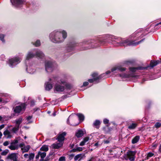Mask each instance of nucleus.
Returning a JSON list of instances; mask_svg holds the SVG:
<instances>
[{"instance_id": "1", "label": "nucleus", "mask_w": 161, "mask_h": 161, "mask_svg": "<svg viewBox=\"0 0 161 161\" xmlns=\"http://www.w3.org/2000/svg\"><path fill=\"white\" fill-rule=\"evenodd\" d=\"M67 33L64 30L54 31L49 35L50 40L55 43L63 42L67 37Z\"/></svg>"}, {"instance_id": "2", "label": "nucleus", "mask_w": 161, "mask_h": 161, "mask_svg": "<svg viewBox=\"0 0 161 161\" xmlns=\"http://www.w3.org/2000/svg\"><path fill=\"white\" fill-rule=\"evenodd\" d=\"M143 40L137 42H133L130 41L128 39H122L119 38L114 41V44L116 46H126L128 45H136L142 41Z\"/></svg>"}, {"instance_id": "3", "label": "nucleus", "mask_w": 161, "mask_h": 161, "mask_svg": "<svg viewBox=\"0 0 161 161\" xmlns=\"http://www.w3.org/2000/svg\"><path fill=\"white\" fill-rule=\"evenodd\" d=\"M66 135V133L65 132H64L61 134H60L58 136L57 139L58 141L59 142L58 143H55L51 145V147L55 149H58L61 147L63 143V141L64 139V136Z\"/></svg>"}, {"instance_id": "4", "label": "nucleus", "mask_w": 161, "mask_h": 161, "mask_svg": "<svg viewBox=\"0 0 161 161\" xmlns=\"http://www.w3.org/2000/svg\"><path fill=\"white\" fill-rule=\"evenodd\" d=\"M22 54H19V55L10 59L8 61L9 65L11 67H14L20 62L22 60Z\"/></svg>"}, {"instance_id": "5", "label": "nucleus", "mask_w": 161, "mask_h": 161, "mask_svg": "<svg viewBox=\"0 0 161 161\" xmlns=\"http://www.w3.org/2000/svg\"><path fill=\"white\" fill-rule=\"evenodd\" d=\"M66 84V82L65 80H61L58 81V83H56L54 87V91L55 92H63L64 90V85Z\"/></svg>"}, {"instance_id": "6", "label": "nucleus", "mask_w": 161, "mask_h": 161, "mask_svg": "<svg viewBox=\"0 0 161 161\" xmlns=\"http://www.w3.org/2000/svg\"><path fill=\"white\" fill-rule=\"evenodd\" d=\"M34 56H36L37 58H42L44 56L43 53L40 51L38 50L36 52V54L33 53L32 52H28L26 57V60H29L30 59L33 58Z\"/></svg>"}, {"instance_id": "7", "label": "nucleus", "mask_w": 161, "mask_h": 161, "mask_svg": "<svg viewBox=\"0 0 161 161\" xmlns=\"http://www.w3.org/2000/svg\"><path fill=\"white\" fill-rule=\"evenodd\" d=\"M45 66L46 71L47 72H52L57 66L55 63L48 61L46 62Z\"/></svg>"}, {"instance_id": "8", "label": "nucleus", "mask_w": 161, "mask_h": 161, "mask_svg": "<svg viewBox=\"0 0 161 161\" xmlns=\"http://www.w3.org/2000/svg\"><path fill=\"white\" fill-rule=\"evenodd\" d=\"M110 72H111L110 71H108L106 72V74H103L100 76H98L97 74V73H93L92 75V77L93 78V79H89L88 80V81L89 82L92 83L94 81L97 80L101 78L102 77H103L106 75H108L110 73Z\"/></svg>"}, {"instance_id": "9", "label": "nucleus", "mask_w": 161, "mask_h": 161, "mask_svg": "<svg viewBox=\"0 0 161 161\" xmlns=\"http://www.w3.org/2000/svg\"><path fill=\"white\" fill-rule=\"evenodd\" d=\"M136 152L135 151H129L127 153V157L125 159H129L130 161H134L135 158V154Z\"/></svg>"}, {"instance_id": "10", "label": "nucleus", "mask_w": 161, "mask_h": 161, "mask_svg": "<svg viewBox=\"0 0 161 161\" xmlns=\"http://www.w3.org/2000/svg\"><path fill=\"white\" fill-rule=\"evenodd\" d=\"M25 103H22L20 105L17 106L14 109V112L16 113H19L25 110Z\"/></svg>"}, {"instance_id": "11", "label": "nucleus", "mask_w": 161, "mask_h": 161, "mask_svg": "<svg viewBox=\"0 0 161 161\" xmlns=\"http://www.w3.org/2000/svg\"><path fill=\"white\" fill-rule=\"evenodd\" d=\"M54 79H50L49 81L45 83V88L47 91H49L52 89L53 87V85L52 84Z\"/></svg>"}, {"instance_id": "12", "label": "nucleus", "mask_w": 161, "mask_h": 161, "mask_svg": "<svg viewBox=\"0 0 161 161\" xmlns=\"http://www.w3.org/2000/svg\"><path fill=\"white\" fill-rule=\"evenodd\" d=\"M22 122V119L21 118H19L16 120L15 126L12 129V131L13 132H15L19 130V125Z\"/></svg>"}, {"instance_id": "13", "label": "nucleus", "mask_w": 161, "mask_h": 161, "mask_svg": "<svg viewBox=\"0 0 161 161\" xmlns=\"http://www.w3.org/2000/svg\"><path fill=\"white\" fill-rule=\"evenodd\" d=\"M12 4L16 7H18L19 5L22 4L24 0H10Z\"/></svg>"}, {"instance_id": "14", "label": "nucleus", "mask_w": 161, "mask_h": 161, "mask_svg": "<svg viewBox=\"0 0 161 161\" xmlns=\"http://www.w3.org/2000/svg\"><path fill=\"white\" fill-rule=\"evenodd\" d=\"M7 158L8 159H10L13 160V161H17L18 157L16 154L12 153L8 155Z\"/></svg>"}, {"instance_id": "15", "label": "nucleus", "mask_w": 161, "mask_h": 161, "mask_svg": "<svg viewBox=\"0 0 161 161\" xmlns=\"http://www.w3.org/2000/svg\"><path fill=\"white\" fill-rule=\"evenodd\" d=\"M117 70L122 71L125 70V69L120 66H115L111 69V72H113L114 71Z\"/></svg>"}, {"instance_id": "16", "label": "nucleus", "mask_w": 161, "mask_h": 161, "mask_svg": "<svg viewBox=\"0 0 161 161\" xmlns=\"http://www.w3.org/2000/svg\"><path fill=\"white\" fill-rule=\"evenodd\" d=\"M85 157V155L84 154L80 153L79 154L75 156L74 157V160L75 161L79 159L80 160H81L83 158Z\"/></svg>"}, {"instance_id": "17", "label": "nucleus", "mask_w": 161, "mask_h": 161, "mask_svg": "<svg viewBox=\"0 0 161 161\" xmlns=\"http://www.w3.org/2000/svg\"><path fill=\"white\" fill-rule=\"evenodd\" d=\"M3 135L7 138H10L12 137L11 133L8 130H6L3 132Z\"/></svg>"}, {"instance_id": "18", "label": "nucleus", "mask_w": 161, "mask_h": 161, "mask_svg": "<svg viewBox=\"0 0 161 161\" xmlns=\"http://www.w3.org/2000/svg\"><path fill=\"white\" fill-rule=\"evenodd\" d=\"M8 147L11 150H15L18 148V146L14 143H12Z\"/></svg>"}, {"instance_id": "19", "label": "nucleus", "mask_w": 161, "mask_h": 161, "mask_svg": "<svg viewBox=\"0 0 161 161\" xmlns=\"http://www.w3.org/2000/svg\"><path fill=\"white\" fill-rule=\"evenodd\" d=\"M39 154L40 155V156L41 158L40 161H44V158H45L46 155V153L45 152H42L41 151H39Z\"/></svg>"}, {"instance_id": "20", "label": "nucleus", "mask_w": 161, "mask_h": 161, "mask_svg": "<svg viewBox=\"0 0 161 161\" xmlns=\"http://www.w3.org/2000/svg\"><path fill=\"white\" fill-rule=\"evenodd\" d=\"M84 134L83 131L82 130H79L76 133V136L78 137L82 136Z\"/></svg>"}, {"instance_id": "21", "label": "nucleus", "mask_w": 161, "mask_h": 161, "mask_svg": "<svg viewBox=\"0 0 161 161\" xmlns=\"http://www.w3.org/2000/svg\"><path fill=\"white\" fill-rule=\"evenodd\" d=\"M40 150L41 151H43L45 152L48 150V145H43L40 148Z\"/></svg>"}, {"instance_id": "22", "label": "nucleus", "mask_w": 161, "mask_h": 161, "mask_svg": "<svg viewBox=\"0 0 161 161\" xmlns=\"http://www.w3.org/2000/svg\"><path fill=\"white\" fill-rule=\"evenodd\" d=\"M30 148V146L29 145H27L26 146L22 148V152L23 153L27 152Z\"/></svg>"}, {"instance_id": "23", "label": "nucleus", "mask_w": 161, "mask_h": 161, "mask_svg": "<svg viewBox=\"0 0 161 161\" xmlns=\"http://www.w3.org/2000/svg\"><path fill=\"white\" fill-rule=\"evenodd\" d=\"M77 119L75 115L74 114H72L69 116L68 119H67V122L68 123H69V119L72 120L73 119Z\"/></svg>"}, {"instance_id": "24", "label": "nucleus", "mask_w": 161, "mask_h": 161, "mask_svg": "<svg viewBox=\"0 0 161 161\" xmlns=\"http://www.w3.org/2000/svg\"><path fill=\"white\" fill-rule=\"evenodd\" d=\"M83 150L82 148L81 147H78L76 148H75L71 150V152H79Z\"/></svg>"}, {"instance_id": "25", "label": "nucleus", "mask_w": 161, "mask_h": 161, "mask_svg": "<svg viewBox=\"0 0 161 161\" xmlns=\"http://www.w3.org/2000/svg\"><path fill=\"white\" fill-rule=\"evenodd\" d=\"M139 139V136H136L132 140V143L133 144L136 143Z\"/></svg>"}, {"instance_id": "26", "label": "nucleus", "mask_w": 161, "mask_h": 161, "mask_svg": "<svg viewBox=\"0 0 161 161\" xmlns=\"http://www.w3.org/2000/svg\"><path fill=\"white\" fill-rule=\"evenodd\" d=\"M137 124L136 123H132L128 126V129L132 130L134 129L137 126Z\"/></svg>"}, {"instance_id": "27", "label": "nucleus", "mask_w": 161, "mask_h": 161, "mask_svg": "<svg viewBox=\"0 0 161 161\" xmlns=\"http://www.w3.org/2000/svg\"><path fill=\"white\" fill-rule=\"evenodd\" d=\"M77 115L80 121H82L84 120V117L83 115L80 114H77Z\"/></svg>"}, {"instance_id": "28", "label": "nucleus", "mask_w": 161, "mask_h": 161, "mask_svg": "<svg viewBox=\"0 0 161 161\" xmlns=\"http://www.w3.org/2000/svg\"><path fill=\"white\" fill-rule=\"evenodd\" d=\"M158 64V62L157 61H151L150 63V66L153 67L156 65Z\"/></svg>"}, {"instance_id": "29", "label": "nucleus", "mask_w": 161, "mask_h": 161, "mask_svg": "<svg viewBox=\"0 0 161 161\" xmlns=\"http://www.w3.org/2000/svg\"><path fill=\"white\" fill-rule=\"evenodd\" d=\"M142 68L141 67H138V68H134L132 67L130 68V71L132 72H135L136 71L137 69H142Z\"/></svg>"}, {"instance_id": "30", "label": "nucleus", "mask_w": 161, "mask_h": 161, "mask_svg": "<svg viewBox=\"0 0 161 161\" xmlns=\"http://www.w3.org/2000/svg\"><path fill=\"white\" fill-rule=\"evenodd\" d=\"M27 71L30 74H32L35 71V70L34 69H33L31 68H27Z\"/></svg>"}, {"instance_id": "31", "label": "nucleus", "mask_w": 161, "mask_h": 161, "mask_svg": "<svg viewBox=\"0 0 161 161\" xmlns=\"http://www.w3.org/2000/svg\"><path fill=\"white\" fill-rule=\"evenodd\" d=\"M119 76L122 78H125L129 77V75H128L125 74H119Z\"/></svg>"}, {"instance_id": "32", "label": "nucleus", "mask_w": 161, "mask_h": 161, "mask_svg": "<svg viewBox=\"0 0 161 161\" xmlns=\"http://www.w3.org/2000/svg\"><path fill=\"white\" fill-rule=\"evenodd\" d=\"M33 44L36 47H38L40 45V41L37 40L35 43H33Z\"/></svg>"}, {"instance_id": "33", "label": "nucleus", "mask_w": 161, "mask_h": 161, "mask_svg": "<svg viewBox=\"0 0 161 161\" xmlns=\"http://www.w3.org/2000/svg\"><path fill=\"white\" fill-rule=\"evenodd\" d=\"M35 154L33 153H31L29 154V160H32L34 157Z\"/></svg>"}, {"instance_id": "34", "label": "nucleus", "mask_w": 161, "mask_h": 161, "mask_svg": "<svg viewBox=\"0 0 161 161\" xmlns=\"http://www.w3.org/2000/svg\"><path fill=\"white\" fill-rule=\"evenodd\" d=\"M100 122L99 120H96L94 123V125L95 126H97L100 124Z\"/></svg>"}, {"instance_id": "35", "label": "nucleus", "mask_w": 161, "mask_h": 161, "mask_svg": "<svg viewBox=\"0 0 161 161\" xmlns=\"http://www.w3.org/2000/svg\"><path fill=\"white\" fill-rule=\"evenodd\" d=\"M8 150H5L3 151L1 153V155H6L8 153Z\"/></svg>"}, {"instance_id": "36", "label": "nucleus", "mask_w": 161, "mask_h": 161, "mask_svg": "<svg viewBox=\"0 0 161 161\" xmlns=\"http://www.w3.org/2000/svg\"><path fill=\"white\" fill-rule=\"evenodd\" d=\"M154 154L150 152L148 153L147 154V158H150L152 157L154 155Z\"/></svg>"}, {"instance_id": "37", "label": "nucleus", "mask_w": 161, "mask_h": 161, "mask_svg": "<svg viewBox=\"0 0 161 161\" xmlns=\"http://www.w3.org/2000/svg\"><path fill=\"white\" fill-rule=\"evenodd\" d=\"M161 126V123L160 122H157L155 125V127L156 128L160 127Z\"/></svg>"}, {"instance_id": "38", "label": "nucleus", "mask_w": 161, "mask_h": 161, "mask_svg": "<svg viewBox=\"0 0 161 161\" xmlns=\"http://www.w3.org/2000/svg\"><path fill=\"white\" fill-rule=\"evenodd\" d=\"M4 36L3 34H0V39L2 42H5L4 40Z\"/></svg>"}, {"instance_id": "39", "label": "nucleus", "mask_w": 161, "mask_h": 161, "mask_svg": "<svg viewBox=\"0 0 161 161\" xmlns=\"http://www.w3.org/2000/svg\"><path fill=\"white\" fill-rule=\"evenodd\" d=\"M58 160L59 161H65V158L64 157H61L59 158Z\"/></svg>"}, {"instance_id": "40", "label": "nucleus", "mask_w": 161, "mask_h": 161, "mask_svg": "<svg viewBox=\"0 0 161 161\" xmlns=\"http://www.w3.org/2000/svg\"><path fill=\"white\" fill-rule=\"evenodd\" d=\"M89 140V137H85L83 141L85 143L87 142Z\"/></svg>"}, {"instance_id": "41", "label": "nucleus", "mask_w": 161, "mask_h": 161, "mask_svg": "<svg viewBox=\"0 0 161 161\" xmlns=\"http://www.w3.org/2000/svg\"><path fill=\"white\" fill-rule=\"evenodd\" d=\"M103 122L104 124H108L109 122V120L106 119H103Z\"/></svg>"}, {"instance_id": "42", "label": "nucleus", "mask_w": 161, "mask_h": 161, "mask_svg": "<svg viewBox=\"0 0 161 161\" xmlns=\"http://www.w3.org/2000/svg\"><path fill=\"white\" fill-rule=\"evenodd\" d=\"M9 144V142H8V141H6L5 142H4L3 143V145L4 146H7Z\"/></svg>"}, {"instance_id": "43", "label": "nucleus", "mask_w": 161, "mask_h": 161, "mask_svg": "<svg viewBox=\"0 0 161 161\" xmlns=\"http://www.w3.org/2000/svg\"><path fill=\"white\" fill-rule=\"evenodd\" d=\"M88 84V83L87 82H84L83 84V86H87Z\"/></svg>"}, {"instance_id": "44", "label": "nucleus", "mask_w": 161, "mask_h": 161, "mask_svg": "<svg viewBox=\"0 0 161 161\" xmlns=\"http://www.w3.org/2000/svg\"><path fill=\"white\" fill-rule=\"evenodd\" d=\"M85 144V143L83 141H82L80 143V145L81 146H84Z\"/></svg>"}, {"instance_id": "45", "label": "nucleus", "mask_w": 161, "mask_h": 161, "mask_svg": "<svg viewBox=\"0 0 161 161\" xmlns=\"http://www.w3.org/2000/svg\"><path fill=\"white\" fill-rule=\"evenodd\" d=\"M94 159V158L93 157L91 158L88 160L87 161H93Z\"/></svg>"}, {"instance_id": "46", "label": "nucleus", "mask_w": 161, "mask_h": 161, "mask_svg": "<svg viewBox=\"0 0 161 161\" xmlns=\"http://www.w3.org/2000/svg\"><path fill=\"white\" fill-rule=\"evenodd\" d=\"M4 127V125H2L0 126V130L3 128Z\"/></svg>"}, {"instance_id": "47", "label": "nucleus", "mask_w": 161, "mask_h": 161, "mask_svg": "<svg viewBox=\"0 0 161 161\" xmlns=\"http://www.w3.org/2000/svg\"><path fill=\"white\" fill-rule=\"evenodd\" d=\"M24 156L25 158H27L29 156V155L28 154H25L24 155Z\"/></svg>"}, {"instance_id": "48", "label": "nucleus", "mask_w": 161, "mask_h": 161, "mask_svg": "<svg viewBox=\"0 0 161 161\" xmlns=\"http://www.w3.org/2000/svg\"><path fill=\"white\" fill-rule=\"evenodd\" d=\"M31 118H32V116H29L27 118V119L28 120H29L30 119H31Z\"/></svg>"}, {"instance_id": "49", "label": "nucleus", "mask_w": 161, "mask_h": 161, "mask_svg": "<svg viewBox=\"0 0 161 161\" xmlns=\"http://www.w3.org/2000/svg\"><path fill=\"white\" fill-rule=\"evenodd\" d=\"M40 156V155L39 154V152H38V154L36 156V159H38L39 156Z\"/></svg>"}, {"instance_id": "50", "label": "nucleus", "mask_w": 161, "mask_h": 161, "mask_svg": "<svg viewBox=\"0 0 161 161\" xmlns=\"http://www.w3.org/2000/svg\"><path fill=\"white\" fill-rule=\"evenodd\" d=\"M34 101H32L31 102V105H33L34 103Z\"/></svg>"}, {"instance_id": "51", "label": "nucleus", "mask_w": 161, "mask_h": 161, "mask_svg": "<svg viewBox=\"0 0 161 161\" xmlns=\"http://www.w3.org/2000/svg\"><path fill=\"white\" fill-rule=\"evenodd\" d=\"M104 142L105 143H109V141H108V140H106V141H104Z\"/></svg>"}, {"instance_id": "52", "label": "nucleus", "mask_w": 161, "mask_h": 161, "mask_svg": "<svg viewBox=\"0 0 161 161\" xmlns=\"http://www.w3.org/2000/svg\"><path fill=\"white\" fill-rule=\"evenodd\" d=\"M159 151L160 152H161V144L160 146V147H159Z\"/></svg>"}, {"instance_id": "53", "label": "nucleus", "mask_w": 161, "mask_h": 161, "mask_svg": "<svg viewBox=\"0 0 161 161\" xmlns=\"http://www.w3.org/2000/svg\"><path fill=\"white\" fill-rule=\"evenodd\" d=\"M3 135L2 133L0 131V138H1Z\"/></svg>"}, {"instance_id": "54", "label": "nucleus", "mask_w": 161, "mask_h": 161, "mask_svg": "<svg viewBox=\"0 0 161 161\" xmlns=\"http://www.w3.org/2000/svg\"><path fill=\"white\" fill-rule=\"evenodd\" d=\"M98 145V143H96L95 144V145H95V146H97Z\"/></svg>"}, {"instance_id": "55", "label": "nucleus", "mask_w": 161, "mask_h": 161, "mask_svg": "<svg viewBox=\"0 0 161 161\" xmlns=\"http://www.w3.org/2000/svg\"><path fill=\"white\" fill-rule=\"evenodd\" d=\"M74 124L73 123H72L71 125H77L78 124Z\"/></svg>"}, {"instance_id": "56", "label": "nucleus", "mask_w": 161, "mask_h": 161, "mask_svg": "<svg viewBox=\"0 0 161 161\" xmlns=\"http://www.w3.org/2000/svg\"><path fill=\"white\" fill-rule=\"evenodd\" d=\"M2 99L0 97V103L1 102H2Z\"/></svg>"}, {"instance_id": "57", "label": "nucleus", "mask_w": 161, "mask_h": 161, "mask_svg": "<svg viewBox=\"0 0 161 161\" xmlns=\"http://www.w3.org/2000/svg\"><path fill=\"white\" fill-rule=\"evenodd\" d=\"M53 116H55L56 115V114H55V113L54 112V113H53Z\"/></svg>"}, {"instance_id": "58", "label": "nucleus", "mask_w": 161, "mask_h": 161, "mask_svg": "<svg viewBox=\"0 0 161 161\" xmlns=\"http://www.w3.org/2000/svg\"><path fill=\"white\" fill-rule=\"evenodd\" d=\"M2 117L0 116V120H1L2 119Z\"/></svg>"}, {"instance_id": "59", "label": "nucleus", "mask_w": 161, "mask_h": 161, "mask_svg": "<svg viewBox=\"0 0 161 161\" xmlns=\"http://www.w3.org/2000/svg\"><path fill=\"white\" fill-rule=\"evenodd\" d=\"M17 142H18V141H17V140H16V141H15V143H17Z\"/></svg>"}, {"instance_id": "60", "label": "nucleus", "mask_w": 161, "mask_h": 161, "mask_svg": "<svg viewBox=\"0 0 161 161\" xmlns=\"http://www.w3.org/2000/svg\"><path fill=\"white\" fill-rule=\"evenodd\" d=\"M47 113H48V114H50V111H48V112H47Z\"/></svg>"}, {"instance_id": "61", "label": "nucleus", "mask_w": 161, "mask_h": 161, "mask_svg": "<svg viewBox=\"0 0 161 161\" xmlns=\"http://www.w3.org/2000/svg\"><path fill=\"white\" fill-rule=\"evenodd\" d=\"M0 161H4L3 159H0Z\"/></svg>"}, {"instance_id": "62", "label": "nucleus", "mask_w": 161, "mask_h": 161, "mask_svg": "<svg viewBox=\"0 0 161 161\" xmlns=\"http://www.w3.org/2000/svg\"><path fill=\"white\" fill-rule=\"evenodd\" d=\"M20 147H22V144H21L20 145Z\"/></svg>"}, {"instance_id": "63", "label": "nucleus", "mask_w": 161, "mask_h": 161, "mask_svg": "<svg viewBox=\"0 0 161 161\" xmlns=\"http://www.w3.org/2000/svg\"><path fill=\"white\" fill-rule=\"evenodd\" d=\"M2 151V149H1L0 148V152L1 151Z\"/></svg>"}, {"instance_id": "64", "label": "nucleus", "mask_w": 161, "mask_h": 161, "mask_svg": "<svg viewBox=\"0 0 161 161\" xmlns=\"http://www.w3.org/2000/svg\"><path fill=\"white\" fill-rule=\"evenodd\" d=\"M158 24H161V22L159 23Z\"/></svg>"}]
</instances>
